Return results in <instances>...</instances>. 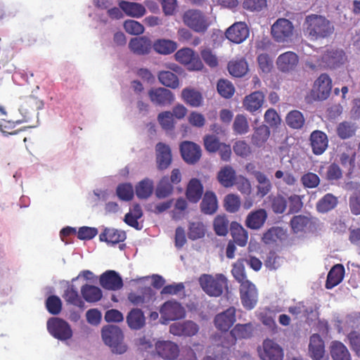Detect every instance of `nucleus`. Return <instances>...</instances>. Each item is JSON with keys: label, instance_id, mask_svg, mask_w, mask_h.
Segmentation results:
<instances>
[{"label": "nucleus", "instance_id": "nucleus-1", "mask_svg": "<svg viewBox=\"0 0 360 360\" xmlns=\"http://www.w3.org/2000/svg\"><path fill=\"white\" fill-rule=\"evenodd\" d=\"M43 107L44 103L41 100L34 96H27L23 100L19 108L22 118L15 121L1 119L0 131L4 134L14 135L18 134L22 129L14 130L15 124L32 121L34 118L37 117L38 110H41Z\"/></svg>", "mask_w": 360, "mask_h": 360}, {"label": "nucleus", "instance_id": "nucleus-2", "mask_svg": "<svg viewBox=\"0 0 360 360\" xmlns=\"http://www.w3.org/2000/svg\"><path fill=\"white\" fill-rule=\"evenodd\" d=\"M101 336L104 343L113 353L122 354L127 351V346L124 342V334L120 327L114 325L103 326Z\"/></svg>", "mask_w": 360, "mask_h": 360}, {"label": "nucleus", "instance_id": "nucleus-3", "mask_svg": "<svg viewBox=\"0 0 360 360\" xmlns=\"http://www.w3.org/2000/svg\"><path fill=\"white\" fill-rule=\"evenodd\" d=\"M199 283L203 291L211 297H219L224 288H227V278L221 274L215 276L202 274L199 278Z\"/></svg>", "mask_w": 360, "mask_h": 360}, {"label": "nucleus", "instance_id": "nucleus-4", "mask_svg": "<svg viewBox=\"0 0 360 360\" xmlns=\"http://www.w3.org/2000/svg\"><path fill=\"white\" fill-rule=\"evenodd\" d=\"M332 80L327 74H321L314 82L310 92L305 96L307 103L327 99L331 92Z\"/></svg>", "mask_w": 360, "mask_h": 360}, {"label": "nucleus", "instance_id": "nucleus-5", "mask_svg": "<svg viewBox=\"0 0 360 360\" xmlns=\"http://www.w3.org/2000/svg\"><path fill=\"white\" fill-rule=\"evenodd\" d=\"M160 318L164 323L185 318L186 311L181 304L174 300L164 302L160 308Z\"/></svg>", "mask_w": 360, "mask_h": 360}, {"label": "nucleus", "instance_id": "nucleus-6", "mask_svg": "<svg viewBox=\"0 0 360 360\" xmlns=\"http://www.w3.org/2000/svg\"><path fill=\"white\" fill-rule=\"evenodd\" d=\"M47 329L53 337L62 341L72 337V330L70 324L60 318L49 319L47 321Z\"/></svg>", "mask_w": 360, "mask_h": 360}, {"label": "nucleus", "instance_id": "nucleus-7", "mask_svg": "<svg viewBox=\"0 0 360 360\" xmlns=\"http://www.w3.org/2000/svg\"><path fill=\"white\" fill-rule=\"evenodd\" d=\"M240 298L243 307L251 310L255 307L258 301V291L254 283L245 281L239 287Z\"/></svg>", "mask_w": 360, "mask_h": 360}, {"label": "nucleus", "instance_id": "nucleus-8", "mask_svg": "<svg viewBox=\"0 0 360 360\" xmlns=\"http://www.w3.org/2000/svg\"><path fill=\"white\" fill-rule=\"evenodd\" d=\"M254 326L252 323H238L230 331V339L222 342L224 347L229 348L235 345L237 340L248 339L252 336Z\"/></svg>", "mask_w": 360, "mask_h": 360}, {"label": "nucleus", "instance_id": "nucleus-9", "mask_svg": "<svg viewBox=\"0 0 360 360\" xmlns=\"http://www.w3.org/2000/svg\"><path fill=\"white\" fill-rule=\"evenodd\" d=\"M175 59L181 64L188 65V69L191 70H200L203 64L198 54L189 48L179 49L174 54Z\"/></svg>", "mask_w": 360, "mask_h": 360}, {"label": "nucleus", "instance_id": "nucleus-10", "mask_svg": "<svg viewBox=\"0 0 360 360\" xmlns=\"http://www.w3.org/2000/svg\"><path fill=\"white\" fill-rule=\"evenodd\" d=\"M236 308L230 307L225 311L217 314L214 319L216 328L222 332H227L236 321Z\"/></svg>", "mask_w": 360, "mask_h": 360}, {"label": "nucleus", "instance_id": "nucleus-11", "mask_svg": "<svg viewBox=\"0 0 360 360\" xmlns=\"http://www.w3.org/2000/svg\"><path fill=\"white\" fill-rule=\"evenodd\" d=\"M155 352L164 359L174 360L179 354V346L169 340H159L156 342Z\"/></svg>", "mask_w": 360, "mask_h": 360}, {"label": "nucleus", "instance_id": "nucleus-12", "mask_svg": "<svg viewBox=\"0 0 360 360\" xmlns=\"http://www.w3.org/2000/svg\"><path fill=\"white\" fill-rule=\"evenodd\" d=\"M156 165L159 170L167 169L172 162L170 147L166 143L159 142L155 146Z\"/></svg>", "mask_w": 360, "mask_h": 360}, {"label": "nucleus", "instance_id": "nucleus-13", "mask_svg": "<svg viewBox=\"0 0 360 360\" xmlns=\"http://www.w3.org/2000/svg\"><path fill=\"white\" fill-rule=\"evenodd\" d=\"M283 350L272 340L266 339L263 342V349L260 352L262 360H283Z\"/></svg>", "mask_w": 360, "mask_h": 360}, {"label": "nucleus", "instance_id": "nucleus-14", "mask_svg": "<svg viewBox=\"0 0 360 360\" xmlns=\"http://www.w3.org/2000/svg\"><path fill=\"white\" fill-rule=\"evenodd\" d=\"M180 151L184 160L188 164L196 163L201 157L200 147L191 141H184L180 145Z\"/></svg>", "mask_w": 360, "mask_h": 360}, {"label": "nucleus", "instance_id": "nucleus-15", "mask_svg": "<svg viewBox=\"0 0 360 360\" xmlns=\"http://www.w3.org/2000/svg\"><path fill=\"white\" fill-rule=\"evenodd\" d=\"M150 101L158 105H170L174 100L173 93L165 88L151 89L148 91Z\"/></svg>", "mask_w": 360, "mask_h": 360}, {"label": "nucleus", "instance_id": "nucleus-16", "mask_svg": "<svg viewBox=\"0 0 360 360\" xmlns=\"http://www.w3.org/2000/svg\"><path fill=\"white\" fill-rule=\"evenodd\" d=\"M309 141L312 152L316 155L323 154L328 146L326 134L320 130H314L311 133Z\"/></svg>", "mask_w": 360, "mask_h": 360}, {"label": "nucleus", "instance_id": "nucleus-17", "mask_svg": "<svg viewBox=\"0 0 360 360\" xmlns=\"http://www.w3.org/2000/svg\"><path fill=\"white\" fill-rule=\"evenodd\" d=\"M309 354L313 360H326L325 344L319 334H313L309 339Z\"/></svg>", "mask_w": 360, "mask_h": 360}, {"label": "nucleus", "instance_id": "nucleus-18", "mask_svg": "<svg viewBox=\"0 0 360 360\" xmlns=\"http://www.w3.org/2000/svg\"><path fill=\"white\" fill-rule=\"evenodd\" d=\"M101 285L110 290H117L122 288L123 281L121 276L113 270H108L100 277Z\"/></svg>", "mask_w": 360, "mask_h": 360}, {"label": "nucleus", "instance_id": "nucleus-19", "mask_svg": "<svg viewBox=\"0 0 360 360\" xmlns=\"http://www.w3.org/2000/svg\"><path fill=\"white\" fill-rule=\"evenodd\" d=\"M316 219L311 215L298 214L294 216L290 221V225L294 233L305 231L316 224Z\"/></svg>", "mask_w": 360, "mask_h": 360}, {"label": "nucleus", "instance_id": "nucleus-20", "mask_svg": "<svg viewBox=\"0 0 360 360\" xmlns=\"http://www.w3.org/2000/svg\"><path fill=\"white\" fill-rule=\"evenodd\" d=\"M268 217L266 211L260 208L255 211L250 212L246 217L245 224L252 230H258L261 229L265 224Z\"/></svg>", "mask_w": 360, "mask_h": 360}, {"label": "nucleus", "instance_id": "nucleus-21", "mask_svg": "<svg viewBox=\"0 0 360 360\" xmlns=\"http://www.w3.org/2000/svg\"><path fill=\"white\" fill-rule=\"evenodd\" d=\"M249 33L247 24H232L227 29L226 36L232 42L240 44L247 39Z\"/></svg>", "mask_w": 360, "mask_h": 360}, {"label": "nucleus", "instance_id": "nucleus-22", "mask_svg": "<svg viewBox=\"0 0 360 360\" xmlns=\"http://www.w3.org/2000/svg\"><path fill=\"white\" fill-rule=\"evenodd\" d=\"M152 48L151 41L147 37L132 38L129 43V49L135 55L144 56L150 53Z\"/></svg>", "mask_w": 360, "mask_h": 360}, {"label": "nucleus", "instance_id": "nucleus-23", "mask_svg": "<svg viewBox=\"0 0 360 360\" xmlns=\"http://www.w3.org/2000/svg\"><path fill=\"white\" fill-rule=\"evenodd\" d=\"M298 61V56L295 53L287 51L278 57L276 65L279 70L285 72L294 70Z\"/></svg>", "mask_w": 360, "mask_h": 360}, {"label": "nucleus", "instance_id": "nucleus-24", "mask_svg": "<svg viewBox=\"0 0 360 360\" xmlns=\"http://www.w3.org/2000/svg\"><path fill=\"white\" fill-rule=\"evenodd\" d=\"M307 33L311 39H318L330 36L334 32L332 24H309Z\"/></svg>", "mask_w": 360, "mask_h": 360}, {"label": "nucleus", "instance_id": "nucleus-25", "mask_svg": "<svg viewBox=\"0 0 360 360\" xmlns=\"http://www.w3.org/2000/svg\"><path fill=\"white\" fill-rule=\"evenodd\" d=\"M271 34L278 42L288 41L293 34V24H272Z\"/></svg>", "mask_w": 360, "mask_h": 360}, {"label": "nucleus", "instance_id": "nucleus-26", "mask_svg": "<svg viewBox=\"0 0 360 360\" xmlns=\"http://www.w3.org/2000/svg\"><path fill=\"white\" fill-rule=\"evenodd\" d=\"M345 53L340 49L327 50L323 56V60L330 68H335L345 63Z\"/></svg>", "mask_w": 360, "mask_h": 360}, {"label": "nucleus", "instance_id": "nucleus-27", "mask_svg": "<svg viewBox=\"0 0 360 360\" xmlns=\"http://www.w3.org/2000/svg\"><path fill=\"white\" fill-rule=\"evenodd\" d=\"M126 321L130 329L137 330L145 326L146 317L141 309L134 308L127 315Z\"/></svg>", "mask_w": 360, "mask_h": 360}, {"label": "nucleus", "instance_id": "nucleus-28", "mask_svg": "<svg viewBox=\"0 0 360 360\" xmlns=\"http://www.w3.org/2000/svg\"><path fill=\"white\" fill-rule=\"evenodd\" d=\"M345 275V268L342 264H338L334 265L329 271L326 281V288L332 289L343 280Z\"/></svg>", "mask_w": 360, "mask_h": 360}, {"label": "nucleus", "instance_id": "nucleus-29", "mask_svg": "<svg viewBox=\"0 0 360 360\" xmlns=\"http://www.w3.org/2000/svg\"><path fill=\"white\" fill-rule=\"evenodd\" d=\"M99 239L101 241L115 245L123 242L126 239V233L113 228H105L100 234Z\"/></svg>", "mask_w": 360, "mask_h": 360}, {"label": "nucleus", "instance_id": "nucleus-30", "mask_svg": "<svg viewBox=\"0 0 360 360\" xmlns=\"http://www.w3.org/2000/svg\"><path fill=\"white\" fill-rule=\"evenodd\" d=\"M120 8L128 16L139 18L146 13L145 7L139 3L120 1L118 4Z\"/></svg>", "mask_w": 360, "mask_h": 360}, {"label": "nucleus", "instance_id": "nucleus-31", "mask_svg": "<svg viewBox=\"0 0 360 360\" xmlns=\"http://www.w3.org/2000/svg\"><path fill=\"white\" fill-rule=\"evenodd\" d=\"M217 178L222 186L231 187L235 184L236 180V171L231 166H224L218 172Z\"/></svg>", "mask_w": 360, "mask_h": 360}, {"label": "nucleus", "instance_id": "nucleus-32", "mask_svg": "<svg viewBox=\"0 0 360 360\" xmlns=\"http://www.w3.org/2000/svg\"><path fill=\"white\" fill-rule=\"evenodd\" d=\"M264 99V95L262 92L254 91L245 97L243 105L248 111L254 112L262 106Z\"/></svg>", "mask_w": 360, "mask_h": 360}, {"label": "nucleus", "instance_id": "nucleus-33", "mask_svg": "<svg viewBox=\"0 0 360 360\" xmlns=\"http://www.w3.org/2000/svg\"><path fill=\"white\" fill-rule=\"evenodd\" d=\"M252 175L258 182L257 186V195L259 198L266 195L272 188L271 181L266 175L260 171H253Z\"/></svg>", "mask_w": 360, "mask_h": 360}, {"label": "nucleus", "instance_id": "nucleus-34", "mask_svg": "<svg viewBox=\"0 0 360 360\" xmlns=\"http://www.w3.org/2000/svg\"><path fill=\"white\" fill-rule=\"evenodd\" d=\"M270 134L269 127L265 124L256 127L251 136L252 144L258 148L263 146L269 139Z\"/></svg>", "mask_w": 360, "mask_h": 360}, {"label": "nucleus", "instance_id": "nucleus-35", "mask_svg": "<svg viewBox=\"0 0 360 360\" xmlns=\"http://www.w3.org/2000/svg\"><path fill=\"white\" fill-rule=\"evenodd\" d=\"M338 199L332 193H326L316 202V209L319 213H327L336 207Z\"/></svg>", "mask_w": 360, "mask_h": 360}, {"label": "nucleus", "instance_id": "nucleus-36", "mask_svg": "<svg viewBox=\"0 0 360 360\" xmlns=\"http://www.w3.org/2000/svg\"><path fill=\"white\" fill-rule=\"evenodd\" d=\"M203 193V186L200 180L192 179L187 186L186 195L191 202H197L200 200Z\"/></svg>", "mask_w": 360, "mask_h": 360}, {"label": "nucleus", "instance_id": "nucleus-37", "mask_svg": "<svg viewBox=\"0 0 360 360\" xmlns=\"http://www.w3.org/2000/svg\"><path fill=\"white\" fill-rule=\"evenodd\" d=\"M218 207L217 199L212 191H206L200 203L202 212L206 214H212L216 212Z\"/></svg>", "mask_w": 360, "mask_h": 360}, {"label": "nucleus", "instance_id": "nucleus-38", "mask_svg": "<svg viewBox=\"0 0 360 360\" xmlns=\"http://www.w3.org/2000/svg\"><path fill=\"white\" fill-rule=\"evenodd\" d=\"M330 352L333 360H351L350 354L345 345L339 341H333Z\"/></svg>", "mask_w": 360, "mask_h": 360}, {"label": "nucleus", "instance_id": "nucleus-39", "mask_svg": "<svg viewBox=\"0 0 360 360\" xmlns=\"http://www.w3.org/2000/svg\"><path fill=\"white\" fill-rule=\"evenodd\" d=\"M231 233L233 239V243L240 247L246 245L248 239V233L241 225L236 222L233 223L231 226Z\"/></svg>", "mask_w": 360, "mask_h": 360}, {"label": "nucleus", "instance_id": "nucleus-40", "mask_svg": "<svg viewBox=\"0 0 360 360\" xmlns=\"http://www.w3.org/2000/svg\"><path fill=\"white\" fill-rule=\"evenodd\" d=\"M63 297L68 304H72L81 309H83L84 307V302L79 296L78 291L74 285H70L67 288Z\"/></svg>", "mask_w": 360, "mask_h": 360}, {"label": "nucleus", "instance_id": "nucleus-41", "mask_svg": "<svg viewBox=\"0 0 360 360\" xmlns=\"http://www.w3.org/2000/svg\"><path fill=\"white\" fill-rule=\"evenodd\" d=\"M229 73L236 77H243L248 71V65L245 59L231 60L228 64Z\"/></svg>", "mask_w": 360, "mask_h": 360}, {"label": "nucleus", "instance_id": "nucleus-42", "mask_svg": "<svg viewBox=\"0 0 360 360\" xmlns=\"http://www.w3.org/2000/svg\"><path fill=\"white\" fill-rule=\"evenodd\" d=\"M181 96L183 100L192 107H199L202 102V94L193 89L186 88L183 89Z\"/></svg>", "mask_w": 360, "mask_h": 360}, {"label": "nucleus", "instance_id": "nucleus-43", "mask_svg": "<svg viewBox=\"0 0 360 360\" xmlns=\"http://www.w3.org/2000/svg\"><path fill=\"white\" fill-rule=\"evenodd\" d=\"M81 293L84 299L88 302L99 301L102 297L101 290L96 286L86 284L81 288Z\"/></svg>", "mask_w": 360, "mask_h": 360}, {"label": "nucleus", "instance_id": "nucleus-44", "mask_svg": "<svg viewBox=\"0 0 360 360\" xmlns=\"http://www.w3.org/2000/svg\"><path fill=\"white\" fill-rule=\"evenodd\" d=\"M287 125L294 129H301L305 122L303 114L297 110L290 111L285 117Z\"/></svg>", "mask_w": 360, "mask_h": 360}, {"label": "nucleus", "instance_id": "nucleus-45", "mask_svg": "<svg viewBox=\"0 0 360 360\" xmlns=\"http://www.w3.org/2000/svg\"><path fill=\"white\" fill-rule=\"evenodd\" d=\"M154 50L160 54H170L177 49L176 42L169 39H158L153 45Z\"/></svg>", "mask_w": 360, "mask_h": 360}, {"label": "nucleus", "instance_id": "nucleus-46", "mask_svg": "<svg viewBox=\"0 0 360 360\" xmlns=\"http://www.w3.org/2000/svg\"><path fill=\"white\" fill-rule=\"evenodd\" d=\"M285 236L284 230L278 226H273L269 229L262 236V240L266 244H271L282 240Z\"/></svg>", "mask_w": 360, "mask_h": 360}, {"label": "nucleus", "instance_id": "nucleus-47", "mask_svg": "<svg viewBox=\"0 0 360 360\" xmlns=\"http://www.w3.org/2000/svg\"><path fill=\"white\" fill-rule=\"evenodd\" d=\"M153 188V181L149 179H145L136 186V194L140 199H146L151 195Z\"/></svg>", "mask_w": 360, "mask_h": 360}, {"label": "nucleus", "instance_id": "nucleus-48", "mask_svg": "<svg viewBox=\"0 0 360 360\" xmlns=\"http://www.w3.org/2000/svg\"><path fill=\"white\" fill-rule=\"evenodd\" d=\"M158 77L160 82L165 86L176 89L179 85L178 77L170 71H160Z\"/></svg>", "mask_w": 360, "mask_h": 360}, {"label": "nucleus", "instance_id": "nucleus-49", "mask_svg": "<svg viewBox=\"0 0 360 360\" xmlns=\"http://www.w3.org/2000/svg\"><path fill=\"white\" fill-rule=\"evenodd\" d=\"M356 127L349 122H342L337 127V134L341 139H347L355 134Z\"/></svg>", "mask_w": 360, "mask_h": 360}, {"label": "nucleus", "instance_id": "nucleus-50", "mask_svg": "<svg viewBox=\"0 0 360 360\" xmlns=\"http://www.w3.org/2000/svg\"><path fill=\"white\" fill-rule=\"evenodd\" d=\"M173 191V185L170 183L169 177L163 176L155 191V195L158 198H165L169 195Z\"/></svg>", "mask_w": 360, "mask_h": 360}, {"label": "nucleus", "instance_id": "nucleus-51", "mask_svg": "<svg viewBox=\"0 0 360 360\" xmlns=\"http://www.w3.org/2000/svg\"><path fill=\"white\" fill-rule=\"evenodd\" d=\"M158 121L164 130L172 131L174 128V115L170 111H164L159 113Z\"/></svg>", "mask_w": 360, "mask_h": 360}, {"label": "nucleus", "instance_id": "nucleus-52", "mask_svg": "<svg viewBox=\"0 0 360 360\" xmlns=\"http://www.w3.org/2000/svg\"><path fill=\"white\" fill-rule=\"evenodd\" d=\"M243 7L252 13H260L267 8V0H244Z\"/></svg>", "mask_w": 360, "mask_h": 360}, {"label": "nucleus", "instance_id": "nucleus-53", "mask_svg": "<svg viewBox=\"0 0 360 360\" xmlns=\"http://www.w3.org/2000/svg\"><path fill=\"white\" fill-rule=\"evenodd\" d=\"M205 234V227L203 223L200 221L191 222L188 227V236L195 240L204 237Z\"/></svg>", "mask_w": 360, "mask_h": 360}, {"label": "nucleus", "instance_id": "nucleus-54", "mask_svg": "<svg viewBox=\"0 0 360 360\" xmlns=\"http://www.w3.org/2000/svg\"><path fill=\"white\" fill-rule=\"evenodd\" d=\"M233 130L236 134H245L249 131V124L245 116L237 115L233 123Z\"/></svg>", "mask_w": 360, "mask_h": 360}, {"label": "nucleus", "instance_id": "nucleus-55", "mask_svg": "<svg viewBox=\"0 0 360 360\" xmlns=\"http://www.w3.org/2000/svg\"><path fill=\"white\" fill-rule=\"evenodd\" d=\"M287 205L288 200L282 195H277L271 198V208L276 214H283Z\"/></svg>", "mask_w": 360, "mask_h": 360}, {"label": "nucleus", "instance_id": "nucleus-56", "mask_svg": "<svg viewBox=\"0 0 360 360\" xmlns=\"http://www.w3.org/2000/svg\"><path fill=\"white\" fill-rule=\"evenodd\" d=\"M232 275L236 281L241 285L245 281H250L248 279L243 260H238L233 266Z\"/></svg>", "mask_w": 360, "mask_h": 360}, {"label": "nucleus", "instance_id": "nucleus-57", "mask_svg": "<svg viewBox=\"0 0 360 360\" xmlns=\"http://www.w3.org/2000/svg\"><path fill=\"white\" fill-rule=\"evenodd\" d=\"M218 93L224 98L232 97L235 92V88L232 83L226 79H219L217 86Z\"/></svg>", "mask_w": 360, "mask_h": 360}, {"label": "nucleus", "instance_id": "nucleus-58", "mask_svg": "<svg viewBox=\"0 0 360 360\" xmlns=\"http://www.w3.org/2000/svg\"><path fill=\"white\" fill-rule=\"evenodd\" d=\"M47 311L53 315H58L62 309V302L56 295L49 296L46 301Z\"/></svg>", "mask_w": 360, "mask_h": 360}, {"label": "nucleus", "instance_id": "nucleus-59", "mask_svg": "<svg viewBox=\"0 0 360 360\" xmlns=\"http://www.w3.org/2000/svg\"><path fill=\"white\" fill-rule=\"evenodd\" d=\"M240 206V200L238 195L231 193L225 197L224 207L227 212L235 213L238 211Z\"/></svg>", "mask_w": 360, "mask_h": 360}, {"label": "nucleus", "instance_id": "nucleus-60", "mask_svg": "<svg viewBox=\"0 0 360 360\" xmlns=\"http://www.w3.org/2000/svg\"><path fill=\"white\" fill-rule=\"evenodd\" d=\"M116 193L118 198L122 200L129 201L134 197V189L131 184L125 183L117 186Z\"/></svg>", "mask_w": 360, "mask_h": 360}, {"label": "nucleus", "instance_id": "nucleus-61", "mask_svg": "<svg viewBox=\"0 0 360 360\" xmlns=\"http://www.w3.org/2000/svg\"><path fill=\"white\" fill-rule=\"evenodd\" d=\"M214 229L218 236H226L229 231V221L224 216L218 215L214 220Z\"/></svg>", "mask_w": 360, "mask_h": 360}, {"label": "nucleus", "instance_id": "nucleus-62", "mask_svg": "<svg viewBox=\"0 0 360 360\" xmlns=\"http://www.w3.org/2000/svg\"><path fill=\"white\" fill-rule=\"evenodd\" d=\"M184 22H205V15L199 10L190 9L183 15Z\"/></svg>", "mask_w": 360, "mask_h": 360}, {"label": "nucleus", "instance_id": "nucleus-63", "mask_svg": "<svg viewBox=\"0 0 360 360\" xmlns=\"http://www.w3.org/2000/svg\"><path fill=\"white\" fill-rule=\"evenodd\" d=\"M300 180L303 186L308 188H314L320 184V178L313 172H307L303 174Z\"/></svg>", "mask_w": 360, "mask_h": 360}, {"label": "nucleus", "instance_id": "nucleus-64", "mask_svg": "<svg viewBox=\"0 0 360 360\" xmlns=\"http://www.w3.org/2000/svg\"><path fill=\"white\" fill-rule=\"evenodd\" d=\"M259 69L264 73H269L273 68V60L267 53H261L257 58Z\"/></svg>", "mask_w": 360, "mask_h": 360}]
</instances>
